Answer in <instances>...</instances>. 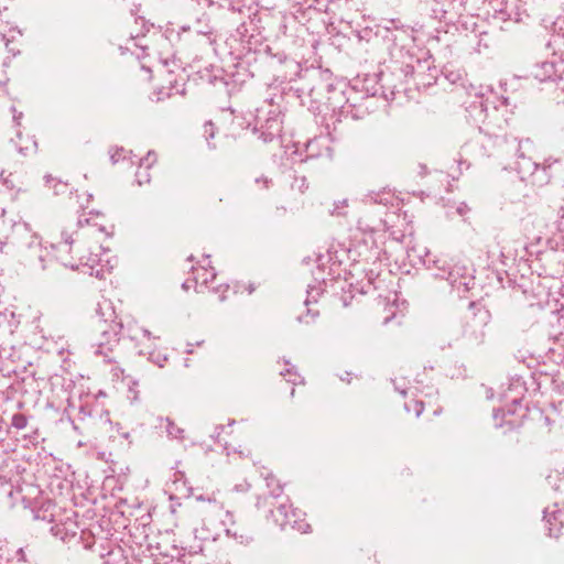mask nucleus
I'll return each mask as SVG.
<instances>
[{"mask_svg":"<svg viewBox=\"0 0 564 564\" xmlns=\"http://www.w3.org/2000/svg\"><path fill=\"white\" fill-rule=\"evenodd\" d=\"M372 102L371 97L360 95L357 91V97L350 95L347 104L339 112L340 116L345 118H351L354 120L365 119L367 116L371 113L370 104Z\"/></svg>","mask_w":564,"mask_h":564,"instance_id":"obj_20","label":"nucleus"},{"mask_svg":"<svg viewBox=\"0 0 564 564\" xmlns=\"http://www.w3.org/2000/svg\"><path fill=\"white\" fill-rule=\"evenodd\" d=\"M29 417L23 413H15L11 417V426L15 430H23L26 427Z\"/></svg>","mask_w":564,"mask_h":564,"instance_id":"obj_41","label":"nucleus"},{"mask_svg":"<svg viewBox=\"0 0 564 564\" xmlns=\"http://www.w3.org/2000/svg\"><path fill=\"white\" fill-rule=\"evenodd\" d=\"M44 181H45V185L53 191H55L57 188V186H61L62 193H66L68 191V184L66 182H63V181L52 176L51 174L45 175Z\"/></svg>","mask_w":564,"mask_h":564,"instance_id":"obj_39","label":"nucleus"},{"mask_svg":"<svg viewBox=\"0 0 564 564\" xmlns=\"http://www.w3.org/2000/svg\"><path fill=\"white\" fill-rule=\"evenodd\" d=\"M382 235H371L365 236L364 241H360L359 245L356 241H349V251L355 250L358 252L360 257L365 258V261H372V264H376L377 260H380L382 248L379 239Z\"/></svg>","mask_w":564,"mask_h":564,"instance_id":"obj_19","label":"nucleus"},{"mask_svg":"<svg viewBox=\"0 0 564 564\" xmlns=\"http://www.w3.org/2000/svg\"><path fill=\"white\" fill-rule=\"evenodd\" d=\"M228 292L229 285L220 282L218 278L215 283H210L205 290V293L215 295L218 301L226 300Z\"/></svg>","mask_w":564,"mask_h":564,"instance_id":"obj_33","label":"nucleus"},{"mask_svg":"<svg viewBox=\"0 0 564 564\" xmlns=\"http://www.w3.org/2000/svg\"><path fill=\"white\" fill-rule=\"evenodd\" d=\"M237 117L231 108L221 109L216 116L215 121H207L204 124V135L208 142L215 139L216 134L229 139L239 137L240 131L243 129L241 122H236Z\"/></svg>","mask_w":564,"mask_h":564,"instance_id":"obj_14","label":"nucleus"},{"mask_svg":"<svg viewBox=\"0 0 564 564\" xmlns=\"http://www.w3.org/2000/svg\"><path fill=\"white\" fill-rule=\"evenodd\" d=\"M322 294V290L317 286H312L307 290V297L305 300V305L307 306V316L311 315L314 318L319 315V311L311 308L310 305L312 303H317V299Z\"/></svg>","mask_w":564,"mask_h":564,"instance_id":"obj_35","label":"nucleus"},{"mask_svg":"<svg viewBox=\"0 0 564 564\" xmlns=\"http://www.w3.org/2000/svg\"><path fill=\"white\" fill-rule=\"evenodd\" d=\"M32 377L34 380H46L48 378V375L47 373H44V372H36V371H32L31 372Z\"/></svg>","mask_w":564,"mask_h":564,"instance_id":"obj_51","label":"nucleus"},{"mask_svg":"<svg viewBox=\"0 0 564 564\" xmlns=\"http://www.w3.org/2000/svg\"><path fill=\"white\" fill-rule=\"evenodd\" d=\"M528 412L527 405L516 399L511 404L494 410L495 424L499 427H507V430L518 429L524 424Z\"/></svg>","mask_w":564,"mask_h":564,"instance_id":"obj_15","label":"nucleus"},{"mask_svg":"<svg viewBox=\"0 0 564 564\" xmlns=\"http://www.w3.org/2000/svg\"><path fill=\"white\" fill-rule=\"evenodd\" d=\"M165 430L167 435L171 438L183 441L184 440V430L176 425L172 420L169 417L165 420Z\"/></svg>","mask_w":564,"mask_h":564,"instance_id":"obj_37","label":"nucleus"},{"mask_svg":"<svg viewBox=\"0 0 564 564\" xmlns=\"http://www.w3.org/2000/svg\"><path fill=\"white\" fill-rule=\"evenodd\" d=\"M424 68H425V66L423 65V68L421 69V72H423V75H421L419 78L425 83L424 86H430L431 82H425L426 77H423L425 75Z\"/></svg>","mask_w":564,"mask_h":564,"instance_id":"obj_54","label":"nucleus"},{"mask_svg":"<svg viewBox=\"0 0 564 564\" xmlns=\"http://www.w3.org/2000/svg\"><path fill=\"white\" fill-rule=\"evenodd\" d=\"M158 156L154 152L150 151L140 160L139 166L135 172V178L139 185L148 184L151 181L150 170L156 163Z\"/></svg>","mask_w":564,"mask_h":564,"instance_id":"obj_28","label":"nucleus"},{"mask_svg":"<svg viewBox=\"0 0 564 564\" xmlns=\"http://www.w3.org/2000/svg\"><path fill=\"white\" fill-rule=\"evenodd\" d=\"M317 44H318V41L315 40L311 43V47L315 50Z\"/></svg>","mask_w":564,"mask_h":564,"instance_id":"obj_58","label":"nucleus"},{"mask_svg":"<svg viewBox=\"0 0 564 564\" xmlns=\"http://www.w3.org/2000/svg\"><path fill=\"white\" fill-rule=\"evenodd\" d=\"M425 409V404L422 400L416 398H409L404 402V410L408 413H413L415 417H419Z\"/></svg>","mask_w":564,"mask_h":564,"instance_id":"obj_36","label":"nucleus"},{"mask_svg":"<svg viewBox=\"0 0 564 564\" xmlns=\"http://www.w3.org/2000/svg\"><path fill=\"white\" fill-rule=\"evenodd\" d=\"M352 285L349 284V290L344 291L343 295L340 296V301L343 303V306H349L352 305L354 301L359 303V300L355 297V294H352Z\"/></svg>","mask_w":564,"mask_h":564,"instance_id":"obj_43","label":"nucleus"},{"mask_svg":"<svg viewBox=\"0 0 564 564\" xmlns=\"http://www.w3.org/2000/svg\"><path fill=\"white\" fill-rule=\"evenodd\" d=\"M469 210L468 206L466 204H460L458 207H457V213L462 216H464L467 212Z\"/></svg>","mask_w":564,"mask_h":564,"instance_id":"obj_53","label":"nucleus"},{"mask_svg":"<svg viewBox=\"0 0 564 564\" xmlns=\"http://www.w3.org/2000/svg\"><path fill=\"white\" fill-rule=\"evenodd\" d=\"M15 495L20 497L24 508L31 509L34 519L48 523L56 522L57 507L50 499L42 497V491L37 486L26 485L25 488H18Z\"/></svg>","mask_w":564,"mask_h":564,"instance_id":"obj_9","label":"nucleus"},{"mask_svg":"<svg viewBox=\"0 0 564 564\" xmlns=\"http://www.w3.org/2000/svg\"><path fill=\"white\" fill-rule=\"evenodd\" d=\"M193 282L198 293H205V290L210 283H215L217 280V273L213 267L198 265L193 267Z\"/></svg>","mask_w":564,"mask_h":564,"instance_id":"obj_23","label":"nucleus"},{"mask_svg":"<svg viewBox=\"0 0 564 564\" xmlns=\"http://www.w3.org/2000/svg\"><path fill=\"white\" fill-rule=\"evenodd\" d=\"M552 391L555 394L553 397V402L562 403L564 401V383L557 382V380H552Z\"/></svg>","mask_w":564,"mask_h":564,"instance_id":"obj_42","label":"nucleus"},{"mask_svg":"<svg viewBox=\"0 0 564 564\" xmlns=\"http://www.w3.org/2000/svg\"><path fill=\"white\" fill-rule=\"evenodd\" d=\"M254 131L265 143L282 137V111L279 105L273 104L272 99L264 100L263 105L256 109Z\"/></svg>","mask_w":564,"mask_h":564,"instance_id":"obj_7","label":"nucleus"},{"mask_svg":"<svg viewBox=\"0 0 564 564\" xmlns=\"http://www.w3.org/2000/svg\"><path fill=\"white\" fill-rule=\"evenodd\" d=\"M375 268H370L366 271V276L368 279V284L372 285L375 290H383L386 284L387 278L392 279L391 271L389 270H382L380 260L376 261V264H373Z\"/></svg>","mask_w":564,"mask_h":564,"instance_id":"obj_26","label":"nucleus"},{"mask_svg":"<svg viewBox=\"0 0 564 564\" xmlns=\"http://www.w3.org/2000/svg\"><path fill=\"white\" fill-rule=\"evenodd\" d=\"M391 57L401 64L405 77L413 80L415 86L425 85L419 77L423 75V63L431 58L430 50L420 37H395L390 46Z\"/></svg>","mask_w":564,"mask_h":564,"instance_id":"obj_4","label":"nucleus"},{"mask_svg":"<svg viewBox=\"0 0 564 564\" xmlns=\"http://www.w3.org/2000/svg\"><path fill=\"white\" fill-rule=\"evenodd\" d=\"M533 77L541 82H556L557 80V88L561 89L562 84L560 83V76L558 74L557 65L554 62H542L534 66L532 72Z\"/></svg>","mask_w":564,"mask_h":564,"instance_id":"obj_24","label":"nucleus"},{"mask_svg":"<svg viewBox=\"0 0 564 564\" xmlns=\"http://www.w3.org/2000/svg\"><path fill=\"white\" fill-rule=\"evenodd\" d=\"M556 228H557V230H561V231L563 230V229L561 228V224H558V225L556 226Z\"/></svg>","mask_w":564,"mask_h":564,"instance_id":"obj_63","label":"nucleus"},{"mask_svg":"<svg viewBox=\"0 0 564 564\" xmlns=\"http://www.w3.org/2000/svg\"><path fill=\"white\" fill-rule=\"evenodd\" d=\"M2 40L6 41V46L8 47L10 42H11V40L9 37H2Z\"/></svg>","mask_w":564,"mask_h":564,"instance_id":"obj_59","label":"nucleus"},{"mask_svg":"<svg viewBox=\"0 0 564 564\" xmlns=\"http://www.w3.org/2000/svg\"><path fill=\"white\" fill-rule=\"evenodd\" d=\"M545 218L538 214H529L519 221V232L530 242L539 243L549 230Z\"/></svg>","mask_w":564,"mask_h":564,"instance_id":"obj_18","label":"nucleus"},{"mask_svg":"<svg viewBox=\"0 0 564 564\" xmlns=\"http://www.w3.org/2000/svg\"><path fill=\"white\" fill-rule=\"evenodd\" d=\"M169 509L176 520H184L188 517L192 506L189 501L182 502L178 497L171 495Z\"/></svg>","mask_w":564,"mask_h":564,"instance_id":"obj_31","label":"nucleus"},{"mask_svg":"<svg viewBox=\"0 0 564 564\" xmlns=\"http://www.w3.org/2000/svg\"><path fill=\"white\" fill-rule=\"evenodd\" d=\"M239 455L241 458L251 457V451L249 448L238 449L234 452V455Z\"/></svg>","mask_w":564,"mask_h":564,"instance_id":"obj_50","label":"nucleus"},{"mask_svg":"<svg viewBox=\"0 0 564 564\" xmlns=\"http://www.w3.org/2000/svg\"><path fill=\"white\" fill-rule=\"evenodd\" d=\"M130 338L133 340H145L148 341L147 347L140 348L139 354L145 355L148 354L150 356V359L153 360L159 365V367H163V362L167 360V358L158 356L156 359H154L153 352L149 351L148 349L154 344V340L158 339V337H152L151 333L143 328H138L137 333L134 335H130Z\"/></svg>","mask_w":564,"mask_h":564,"instance_id":"obj_29","label":"nucleus"},{"mask_svg":"<svg viewBox=\"0 0 564 564\" xmlns=\"http://www.w3.org/2000/svg\"><path fill=\"white\" fill-rule=\"evenodd\" d=\"M78 530V524L72 517H66L65 521L57 518L52 527L54 535L59 536L63 541L76 538Z\"/></svg>","mask_w":564,"mask_h":564,"instance_id":"obj_25","label":"nucleus"},{"mask_svg":"<svg viewBox=\"0 0 564 564\" xmlns=\"http://www.w3.org/2000/svg\"><path fill=\"white\" fill-rule=\"evenodd\" d=\"M98 328L101 338L98 343L96 354L105 357L107 362L117 364L118 354L116 352V348L119 345L120 336L123 330L122 323L117 319L110 322L105 319L99 322Z\"/></svg>","mask_w":564,"mask_h":564,"instance_id":"obj_12","label":"nucleus"},{"mask_svg":"<svg viewBox=\"0 0 564 564\" xmlns=\"http://www.w3.org/2000/svg\"><path fill=\"white\" fill-rule=\"evenodd\" d=\"M469 315L464 324L462 339L466 348L479 350L485 346V327L491 321L490 311L481 302H470Z\"/></svg>","mask_w":564,"mask_h":564,"instance_id":"obj_6","label":"nucleus"},{"mask_svg":"<svg viewBox=\"0 0 564 564\" xmlns=\"http://www.w3.org/2000/svg\"><path fill=\"white\" fill-rule=\"evenodd\" d=\"M291 188L299 193H305L308 189V182L304 175L295 174L291 183Z\"/></svg>","mask_w":564,"mask_h":564,"instance_id":"obj_40","label":"nucleus"},{"mask_svg":"<svg viewBox=\"0 0 564 564\" xmlns=\"http://www.w3.org/2000/svg\"><path fill=\"white\" fill-rule=\"evenodd\" d=\"M33 239L34 234L26 223L14 221L7 216L4 208L0 207V253L4 252L7 246H30Z\"/></svg>","mask_w":564,"mask_h":564,"instance_id":"obj_11","label":"nucleus"},{"mask_svg":"<svg viewBox=\"0 0 564 564\" xmlns=\"http://www.w3.org/2000/svg\"><path fill=\"white\" fill-rule=\"evenodd\" d=\"M441 412H442V408H441V406L434 408V409L432 410V413H433L434 415H437V414H440Z\"/></svg>","mask_w":564,"mask_h":564,"instance_id":"obj_56","label":"nucleus"},{"mask_svg":"<svg viewBox=\"0 0 564 564\" xmlns=\"http://www.w3.org/2000/svg\"><path fill=\"white\" fill-rule=\"evenodd\" d=\"M545 46L552 52L553 56H557L562 62L564 61V37H550ZM561 66H563V63Z\"/></svg>","mask_w":564,"mask_h":564,"instance_id":"obj_34","label":"nucleus"},{"mask_svg":"<svg viewBox=\"0 0 564 564\" xmlns=\"http://www.w3.org/2000/svg\"><path fill=\"white\" fill-rule=\"evenodd\" d=\"M265 486L269 490L268 495H261L257 499L256 507L260 509H267L269 505H273L278 498H280L283 494L284 486L281 484L280 479L276 478L273 474H268L265 476Z\"/></svg>","mask_w":564,"mask_h":564,"instance_id":"obj_22","label":"nucleus"},{"mask_svg":"<svg viewBox=\"0 0 564 564\" xmlns=\"http://www.w3.org/2000/svg\"><path fill=\"white\" fill-rule=\"evenodd\" d=\"M196 500L197 501H207L212 506V508L216 511L223 510V505L217 501V499L214 495L208 496L207 498H204L203 496H197Z\"/></svg>","mask_w":564,"mask_h":564,"instance_id":"obj_44","label":"nucleus"},{"mask_svg":"<svg viewBox=\"0 0 564 564\" xmlns=\"http://www.w3.org/2000/svg\"><path fill=\"white\" fill-rule=\"evenodd\" d=\"M73 422L74 429L80 434H89L97 436L110 430L111 420L107 410L94 406L89 403L82 404L78 409V414Z\"/></svg>","mask_w":564,"mask_h":564,"instance_id":"obj_10","label":"nucleus"},{"mask_svg":"<svg viewBox=\"0 0 564 564\" xmlns=\"http://www.w3.org/2000/svg\"><path fill=\"white\" fill-rule=\"evenodd\" d=\"M467 112L469 119L484 134L479 141L481 155L492 156L498 150L499 138L506 133L508 127L507 107L499 108L489 97L478 96L470 102Z\"/></svg>","mask_w":564,"mask_h":564,"instance_id":"obj_2","label":"nucleus"},{"mask_svg":"<svg viewBox=\"0 0 564 564\" xmlns=\"http://www.w3.org/2000/svg\"><path fill=\"white\" fill-rule=\"evenodd\" d=\"M106 217L102 213L83 208L82 214L75 223L67 224L61 231L62 241L58 245L68 247L79 260L84 259V252L90 251L94 246H100V237L111 235L104 224Z\"/></svg>","mask_w":564,"mask_h":564,"instance_id":"obj_3","label":"nucleus"},{"mask_svg":"<svg viewBox=\"0 0 564 564\" xmlns=\"http://www.w3.org/2000/svg\"><path fill=\"white\" fill-rule=\"evenodd\" d=\"M557 214L561 215V218L563 219L564 218V207L561 206L557 210Z\"/></svg>","mask_w":564,"mask_h":564,"instance_id":"obj_57","label":"nucleus"},{"mask_svg":"<svg viewBox=\"0 0 564 564\" xmlns=\"http://www.w3.org/2000/svg\"><path fill=\"white\" fill-rule=\"evenodd\" d=\"M54 192H55V194H57V195H58V194H63V193L61 192V186H57V188H56Z\"/></svg>","mask_w":564,"mask_h":564,"instance_id":"obj_60","label":"nucleus"},{"mask_svg":"<svg viewBox=\"0 0 564 564\" xmlns=\"http://www.w3.org/2000/svg\"><path fill=\"white\" fill-rule=\"evenodd\" d=\"M543 520L550 536L557 538L564 529V506L553 503L544 509Z\"/></svg>","mask_w":564,"mask_h":564,"instance_id":"obj_21","label":"nucleus"},{"mask_svg":"<svg viewBox=\"0 0 564 564\" xmlns=\"http://www.w3.org/2000/svg\"><path fill=\"white\" fill-rule=\"evenodd\" d=\"M550 167V165H541L521 153L517 158L514 169L522 181L530 182L533 185H542L551 180Z\"/></svg>","mask_w":564,"mask_h":564,"instance_id":"obj_16","label":"nucleus"},{"mask_svg":"<svg viewBox=\"0 0 564 564\" xmlns=\"http://www.w3.org/2000/svg\"><path fill=\"white\" fill-rule=\"evenodd\" d=\"M280 375L282 377L286 378V380L289 382H292L293 384H295L297 382V379H300V376L295 371H293L291 368H286L285 370H281Z\"/></svg>","mask_w":564,"mask_h":564,"instance_id":"obj_45","label":"nucleus"},{"mask_svg":"<svg viewBox=\"0 0 564 564\" xmlns=\"http://www.w3.org/2000/svg\"><path fill=\"white\" fill-rule=\"evenodd\" d=\"M536 261L542 269L541 274L547 278H560L564 273V242L557 243L555 248L538 252Z\"/></svg>","mask_w":564,"mask_h":564,"instance_id":"obj_17","label":"nucleus"},{"mask_svg":"<svg viewBox=\"0 0 564 564\" xmlns=\"http://www.w3.org/2000/svg\"><path fill=\"white\" fill-rule=\"evenodd\" d=\"M210 45L221 61H239L260 53L262 42L257 37H212Z\"/></svg>","mask_w":564,"mask_h":564,"instance_id":"obj_8","label":"nucleus"},{"mask_svg":"<svg viewBox=\"0 0 564 564\" xmlns=\"http://www.w3.org/2000/svg\"><path fill=\"white\" fill-rule=\"evenodd\" d=\"M560 83L562 84L561 90L564 91V67L561 69Z\"/></svg>","mask_w":564,"mask_h":564,"instance_id":"obj_55","label":"nucleus"},{"mask_svg":"<svg viewBox=\"0 0 564 564\" xmlns=\"http://www.w3.org/2000/svg\"><path fill=\"white\" fill-rule=\"evenodd\" d=\"M110 159H111L112 163H117L120 160L124 159V150L116 149L113 152H111Z\"/></svg>","mask_w":564,"mask_h":564,"instance_id":"obj_47","label":"nucleus"},{"mask_svg":"<svg viewBox=\"0 0 564 564\" xmlns=\"http://www.w3.org/2000/svg\"><path fill=\"white\" fill-rule=\"evenodd\" d=\"M392 217H395L394 213H387L381 207H365L360 210L356 225L348 228V241H356L359 245L367 235H384L387 232L393 239L400 240L403 235L398 236L392 226L389 225Z\"/></svg>","mask_w":564,"mask_h":564,"instance_id":"obj_5","label":"nucleus"},{"mask_svg":"<svg viewBox=\"0 0 564 564\" xmlns=\"http://www.w3.org/2000/svg\"><path fill=\"white\" fill-rule=\"evenodd\" d=\"M301 86L297 88L310 98L314 111L329 110L340 112L350 95L357 97V90L346 82L338 79L329 69L322 67L305 68L299 73Z\"/></svg>","mask_w":564,"mask_h":564,"instance_id":"obj_1","label":"nucleus"},{"mask_svg":"<svg viewBox=\"0 0 564 564\" xmlns=\"http://www.w3.org/2000/svg\"><path fill=\"white\" fill-rule=\"evenodd\" d=\"M11 111L13 115V121L17 123V126H21V121L23 119V112L18 111L15 107H12Z\"/></svg>","mask_w":564,"mask_h":564,"instance_id":"obj_49","label":"nucleus"},{"mask_svg":"<svg viewBox=\"0 0 564 564\" xmlns=\"http://www.w3.org/2000/svg\"><path fill=\"white\" fill-rule=\"evenodd\" d=\"M112 371H113V376L117 378V379H123V372L124 370L120 367H115L112 368Z\"/></svg>","mask_w":564,"mask_h":564,"instance_id":"obj_52","label":"nucleus"},{"mask_svg":"<svg viewBox=\"0 0 564 564\" xmlns=\"http://www.w3.org/2000/svg\"><path fill=\"white\" fill-rule=\"evenodd\" d=\"M17 137H18V148H19V151L23 154H26L29 152H32V151H36L37 149V143L35 140L31 139V140H23V137H22V132L19 131L17 133Z\"/></svg>","mask_w":564,"mask_h":564,"instance_id":"obj_38","label":"nucleus"},{"mask_svg":"<svg viewBox=\"0 0 564 564\" xmlns=\"http://www.w3.org/2000/svg\"><path fill=\"white\" fill-rule=\"evenodd\" d=\"M347 206H348V200L347 199L335 202L334 203V209L332 210V215L344 216L345 213L341 212V208L343 207H347Z\"/></svg>","mask_w":564,"mask_h":564,"instance_id":"obj_46","label":"nucleus"},{"mask_svg":"<svg viewBox=\"0 0 564 564\" xmlns=\"http://www.w3.org/2000/svg\"><path fill=\"white\" fill-rule=\"evenodd\" d=\"M188 282H189V281H185V282L183 283V288H184V289H188V288H189Z\"/></svg>","mask_w":564,"mask_h":564,"instance_id":"obj_61","label":"nucleus"},{"mask_svg":"<svg viewBox=\"0 0 564 564\" xmlns=\"http://www.w3.org/2000/svg\"><path fill=\"white\" fill-rule=\"evenodd\" d=\"M558 326L561 328L558 333V340L562 341V345L564 347V313L561 314V316L558 317Z\"/></svg>","mask_w":564,"mask_h":564,"instance_id":"obj_48","label":"nucleus"},{"mask_svg":"<svg viewBox=\"0 0 564 564\" xmlns=\"http://www.w3.org/2000/svg\"><path fill=\"white\" fill-rule=\"evenodd\" d=\"M174 542L175 541L171 539V534L166 532V534L162 536V543H158L160 554L172 558L183 555L182 551H184L185 547L178 546Z\"/></svg>","mask_w":564,"mask_h":564,"instance_id":"obj_30","label":"nucleus"},{"mask_svg":"<svg viewBox=\"0 0 564 564\" xmlns=\"http://www.w3.org/2000/svg\"><path fill=\"white\" fill-rule=\"evenodd\" d=\"M329 148L325 145L323 138H314L306 143L305 152L306 159L319 158L327 153Z\"/></svg>","mask_w":564,"mask_h":564,"instance_id":"obj_32","label":"nucleus"},{"mask_svg":"<svg viewBox=\"0 0 564 564\" xmlns=\"http://www.w3.org/2000/svg\"><path fill=\"white\" fill-rule=\"evenodd\" d=\"M263 51H264L265 53H270V46H269V45H265V46H264V48H263Z\"/></svg>","mask_w":564,"mask_h":564,"instance_id":"obj_62","label":"nucleus"},{"mask_svg":"<svg viewBox=\"0 0 564 564\" xmlns=\"http://www.w3.org/2000/svg\"><path fill=\"white\" fill-rule=\"evenodd\" d=\"M267 508L273 522L282 530L293 529L300 533L311 532V524L304 519H300V512L293 508L288 499L284 502H273V505H269Z\"/></svg>","mask_w":564,"mask_h":564,"instance_id":"obj_13","label":"nucleus"},{"mask_svg":"<svg viewBox=\"0 0 564 564\" xmlns=\"http://www.w3.org/2000/svg\"><path fill=\"white\" fill-rule=\"evenodd\" d=\"M161 86L158 88L160 95L171 97L183 94V84L178 82L173 72L166 70L161 77Z\"/></svg>","mask_w":564,"mask_h":564,"instance_id":"obj_27","label":"nucleus"}]
</instances>
